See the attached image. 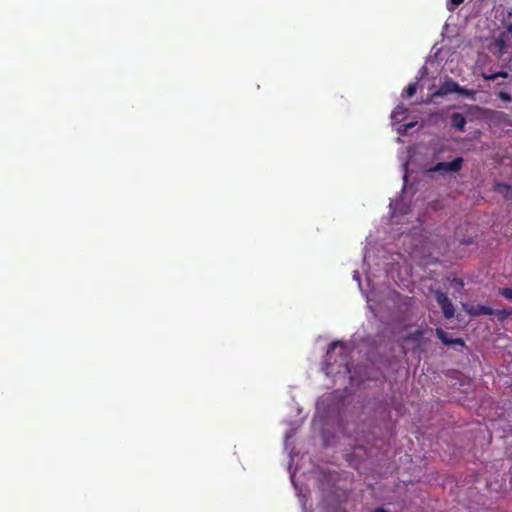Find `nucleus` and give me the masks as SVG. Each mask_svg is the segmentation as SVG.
<instances>
[{"mask_svg":"<svg viewBox=\"0 0 512 512\" xmlns=\"http://www.w3.org/2000/svg\"><path fill=\"white\" fill-rule=\"evenodd\" d=\"M456 93H458V94H460V95H462L464 97H471V96L474 95V91L468 90V89H466L464 87H461V86H459V89L457 90Z\"/></svg>","mask_w":512,"mask_h":512,"instance_id":"9d476101","label":"nucleus"},{"mask_svg":"<svg viewBox=\"0 0 512 512\" xmlns=\"http://www.w3.org/2000/svg\"><path fill=\"white\" fill-rule=\"evenodd\" d=\"M496 189L500 191L501 189H509V187L504 184H497Z\"/></svg>","mask_w":512,"mask_h":512,"instance_id":"a211bd4d","label":"nucleus"},{"mask_svg":"<svg viewBox=\"0 0 512 512\" xmlns=\"http://www.w3.org/2000/svg\"><path fill=\"white\" fill-rule=\"evenodd\" d=\"M435 297H436L438 304L442 308L445 318H448V319L452 318L454 316L455 310H454V306L451 303V301L449 300L448 296L441 291H436Z\"/></svg>","mask_w":512,"mask_h":512,"instance_id":"7ed1b4c3","label":"nucleus"},{"mask_svg":"<svg viewBox=\"0 0 512 512\" xmlns=\"http://www.w3.org/2000/svg\"><path fill=\"white\" fill-rule=\"evenodd\" d=\"M495 74L497 75V78L498 77H502V78H507L508 77V72H506V71H500V72H497Z\"/></svg>","mask_w":512,"mask_h":512,"instance_id":"dca6fc26","label":"nucleus"},{"mask_svg":"<svg viewBox=\"0 0 512 512\" xmlns=\"http://www.w3.org/2000/svg\"><path fill=\"white\" fill-rule=\"evenodd\" d=\"M482 77H483L485 80H488V81H491V80H495V79H497V75H496L495 73H492V74L483 73V74H482Z\"/></svg>","mask_w":512,"mask_h":512,"instance_id":"2eb2a0df","label":"nucleus"},{"mask_svg":"<svg viewBox=\"0 0 512 512\" xmlns=\"http://www.w3.org/2000/svg\"><path fill=\"white\" fill-rule=\"evenodd\" d=\"M414 126H415V122L407 123V124L399 126L397 128V131L399 133H405L406 131H408L409 129H411Z\"/></svg>","mask_w":512,"mask_h":512,"instance_id":"9b49d317","label":"nucleus"},{"mask_svg":"<svg viewBox=\"0 0 512 512\" xmlns=\"http://www.w3.org/2000/svg\"><path fill=\"white\" fill-rule=\"evenodd\" d=\"M450 2L447 4L448 10L452 11L456 6L460 5L464 0H449Z\"/></svg>","mask_w":512,"mask_h":512,"instance_id":"f8f14e48","label":"nucleus"},{"mask_svg":"<svg viewBox=\"0 0 512 512\" xmlns=\"http://www.w3.org/2000/svg\"><path fill=\"white\" fill-rule=\"evenodd\" d=\"M348 352V347L344 343L340 341L333 342L324 360V372L327 375L350 373Z\"/></svg>","mask_w":512,"mask_h":512,"instance_id":"f257e3e1","label":"nucleus"},{"mask_svg":"<svg viewBox=\"0 0 512 512\" xmlns=\"http://www.w3.org/2000/svg\"><path fill=\"white\" fill-rule=\"evenodd\" d=\"M353 278H354L355 281H357V283H358V285L360 287L361 286V284H360V275H359V273L357 271L354 272Z\"/></svg>","mask_w":512,"mask_h":512,"instance_id":"f3484780","label":"nucleus"},{"mask_svg":"<svg viewBox=\"0 0 512 512\" xmlns=\"http://www.w3.org/2000/svg\"><path fill=\"white\" fill-rule=\"evenodd\" d=\"M498 96H499V98H500L501 100H503V101H505V102H510V101H512V97H511L508 93H506V92H500V93L498 94Z\"/></svg>","mask_w":512,"mask_h":512,"instance_id":"4468645a","label":"nucleus"},{"mask_svg":"<svg viewBox=\"0 0 512 512\" xmlns=\"http://www.w3.org/2000/svg\"><path fill=\"white\" fill-rule=\"evenodd\" d=\"M501 295L504 296L507 299H512V289L511 288H504L501 290Z\"/></svg>","mask_w":512,"mask_h":512,"instance_id":"ddd939ff","label":"nucleus"},{"mask_svg":"<svg viewBox=\"0 0 512 512\" xmlns=\"http://www.w3.org/2000/svg\"><path fill=\"white\" fill-rule=\"evenodd\" d=\"M425 71H426L425 67H422L421 73H425Z\"/></svg>","mask_w":512,"mask_h":512,"instance_id":"4be33fe9","label":"nucleus"},{"mask_svg":"<svg viewBox=\"0 0 512 512\" xmlns=\"http://www.w3.org/2000/svg\"><path fill=\"white\" fill-rule=\"evenodd\" d=\"M470 313H472L474 315H481V314L490 315V314H492V309L487 306L479 305L476 308H474L473 310H471Z\"/></svg>","mask_w":512,"mask_h":512,"instance_id":"0eeeda50","label":"nucleus"},{"mask_svg":"<svg viewBox=\"0 0 512 512\" xmlns=\"http://www.w3.org/2000/svg\"><path fill=\"white\" fill-rule=\"evenodd\" d=\"M458 89H459L458 83H456L452 79H447L440 86V88L437 91H435L431 96L438 97V96H444V95H447L450 93H456Z\"/></svg>","mask_w":512,"mask_h":512,"instance_id":"20e7f679","label":"nucleus"},{"mask_svg":"<svg viewBox=\"0 0 512 512\" xmlns=\"http://www.w3.org/2000/svg\"><path fill=\"white\" fill-rule=\"evenodd\" d=\"M451 124L454 128L459 131H463L466 125L465 117L460 113H454L451 116Z\"/></svg>","mask_w":512,"mask_h":512,"instance_id":"39448f33","label":"nucleus"},{"mask_svg":"<svg viewBox=\"0 0 512 512\" xmlns=\"http://www.w3.org/2000/svg\"><path fill=\"white\" fill-rule=\"evenodd\" d=\"M289 437H291V434H286V436H285L286 441L288 440Z\"/></svg>","mask_w":512,"mask_h":512,"instance_id":"412c9836","label":"nucleus"},{"mask_svg":"<svg viewBox=\"0 0 512 512\" xmlns=\"http://www.w3.org/2000/svg\"><path fill=\"white\" fill-rule=\"evenodd\" d=\"M407 112V109L403 105H398L392 112L391 118L393 120H398V117L404 115Z\"/></svg>","mask_w":512,"mask_h":512,"instance_id":"6e6552de","label":"nucleus"},{"mask_svg":"<svg viewBox=\"0 0 512 512\" xmlns=\"http://www.w3.org/2000/svg\"><path fill=\"white\" fill-rule=\"evenodd\" d=\"M436 334H437L438 338L442 341V343L445 345H449V344L463 345V342L460 339H455V340L451 339L450 337H448V334L440 328H438L436 330Z\"/></svg>","mask_w":512,"mask_h":512,"instance_id":"423d86ee","label":"nucleus"},{"mask_svg":"<svg viewBox=\"0 0 512 512\" xmlns=\"http://www.w3.org/2000/svg\"><path fill=\"white\" fill-rule=\"evenodd\" d=\"M417 91V83H410L406 90L404 91V94L407 97H412Z\"/></svg>","mask_w":512,"mask_h":512,"instance_id":"1a4fd4ad","label":"nucleus"},{"mask_svg":"<svg viewBox=\"0 0 512 512\" xmlns=\"http://www.w3.org/2000/svg\"><path fill=\"white\" fill-rule=\"evenodd\" d=\"M374 512H386L383 508H377Z\"/></svg>","mask_w":512,"mask_h":512,"instance_id":"aec40b11","label":"nucleus"},{"mask_svg":"<svg viewBox=\"0 0 512 512\" xmlns=\"http://www.w3.org/2000/svg\"><path fill=\"white\" fill-rule=\"evenodd\" d=\"M463 162L464 159L462 157H456L451 162H439L428 171L441 174L457 173L462 169Z\"/></svg>","mask_w":512,"mask_h":512,"instance_id":"f03ea898","label":"nucleus"},{"mask_svg":"<svg viewBox=\"0 0 512 512\" xmlns=\"http://www.w3.org/2000/svg\"><path fill=\"white\" fill-rule=\"evenodd\" d=\"M404 169H405V171L407 170V163H404ZM403 178H404V180H406V178H407L406 172L404 173Z\"/></svg>","mask_w":512,"mask_h":512,"instance_id":"6ab92c4d","label":"nucleus"}]
</instances>
